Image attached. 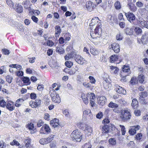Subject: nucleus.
<instances>
[{"instance_id":"obj_41","label":"nucleus","mask_w":148,"mask_h":148,"mask_svg":"<svg viewBox=\"0 0 148 148\" xmlns=\"http://www.w3.org/2000/svg\"><path fill=\"white\" fill-rule=\"evenodd\" d=\"M110 69L112 71H113L114 70V72H113V73L114 74H116L118 73L119 71V68L117 67L111 65L110 66Z\"/></svg>"},{"instance_id":"obj_11","label":"nucleus","mask_w":148,"mask_h":148,"mask_svg":"<svg viewBox=\"0 0 148 148\" xmlns=\"http://www.w3.org/2000/svg\"><path fill=\"white\" fill-rule=\"evenodd\" d=\"M125 15L129 21L134 25L135 24L134 21L136 19V17L134 14L132 13L128 12L125 13Z\"/></svg>"},{"instance_id":"obj_23","label":"nucleus","mask_w":148,"mask_h":148,"mask_svg":"<svg viewBox=\"0 0 148 148\" xmlns=\"http://www.w3.org/2000/svg\"><path fill=\"white\" fill-rule=\"evenodd\" d=\"M119 57L118 56L115 54L112 55L110 58V62L113 63L118 60Z\"/></svg>"},{"instance_id":"obj_9","label":"nucleus","mask_w":148,"mask_h":148,"mask_svg":"<svg viewBox=\"0 0 148 148\" xmlns=\"http://www.w3.org/2000/svg\"><path fill=\"white\" fill-rule=\"evenodd\" d=\"M109 50H113L116 53H119L120 51V46L118 43L114 42L112 43L109 45Z\"/></svg>"},{"instance_id":"obj_20","label":"nucleus","mask_w":148,"mask_h":148,"mask_svg":"<svg viewBox=\"0 0 148 148\" xmlns=\"http://www.w3.org/2000/svg\"><path fill=\"white\" fill-rule=\"evenodd\" d=\"M50 124L54 127H57L59 125V120L56 118H55L50 121Z\"/></svg>"},{"instance_id":"obj_29","label":"nucleus","mask_w":148,"mask_h":148,"mask_svg":"<svg viewBox=\"0 0 148 148\" xmlns=\"http://www.w3.org/2000/svg\"><path fill=\"white\" fill-rule=\"evenodd\" d=\"M145 76L142 74L139 75L137 77L138 81L140 84L143 83L145 80Z\"/></svg>"},{"instance_id":"obj_22","label":"nucleus","mask_w":148,"mask_h":148,"mask_svg":"<svg viewBox=\"0 0 148 148\" xmlns=\"http://www.w3.org/2000/svg\"><path fill=\"white\" fill-rule=\"evenodd\" d=\"M84 131L85 132L87 136L90 135L91 133L92 132V128L90 126H89L88 125L84 130Z\"/></svg>"},{"instance_id":"obj_46","label":"nucleus","mask_w":148,"mask_h":148,"mask_svg":"<svg viewBox=\"0 0 148 148\" xmlns=\"http://www.w3.org/2000/svg\"><path fill=\"white\" fill-rule=\"evenodd\" d=\"M73 62L70 61H67L65 63V65L68 68H71L73 65Z\"/></svg>"},{"instance_id":"obj_15","label":"nucleus","mask_w":148,"mask_h":148,"mask_svg":"<svg viewBox=\"0 0 148 148\" xmlns=\"http://www.w3.org/2000/svg\"><path fill=\"white\" fill-rule=\"evenodd\" d=\"M99 18L98 17H95L92 19L91 23L90 24V28H92V27L97 25H101L99 22Z\"/></svg>"},{"instance_id":"obj_63","label":"nucleus","mask_w":148,"mask_h":148,"mask_svg":"<svg viewBox=\"0 0 148 148\" xmlns=\"http://www.w3.org/2000/svg\"><path fill=\"white\" fill-rule=\"evenodd\" d=\"M47 45L50 47H52L54 45L53 42L51 40H48L47 42Z\"/></svg>"},{"instance_id":"obj_57","label":"nucleus","mask_w":148,"mask_h":148,"mask_svg":"<svg viewBox=\"0 0 148 148\" xmlns=\"http://www.w3.org/2000/svg\"><path fill=\"white\" fill-rule=\"evenodd\" d=\"M123 36L120 33L116 35V39L118 40H121L123 39Z\"/></svg>"},{"instance_id":"obj_12","label":"nucleus","mask_w":148,"mask_h":148,"mask_svg":"<svg viewBox=\"0 0 148 148\" xmlns=\"http://www.w3.org/2000/svg\"><path fill=\"white\" fill-rule=\"evenodd\" d=\"M15 105L14 102L11 100L6 101V108L9 111L14 110L15 108Z\"/></svg>"},{"instance_id":"obj_14","label":"nucleus","mask_w":148,"mask_h":148,"mask_svg":"<svg viewBox=\"0 0 148 148\" xmlns=\"http://www.w3.org/2000/svg\"><path fill=\"white\" fill-rule=\"evenodd\" d=\"M26 127L30 131V133L32 134L36 133L37 132L36 129L34 128V124L32 123H29L26 125Z\"/></svg>"},{"instance_id":"obj_47","label":"nucleus","mask_w":148,"mask_h":148,"mask_svg":"<svg viewBox=\"0 0 148 148\" xmlns=\"http://www.w3.org/2000/svg\"><path fill=\"white\" fill-rule=\"evenodd\" d=\"M108 106L111 108H117L119 106L117 104L111 101L109 104Z\"/></svg>"},{"instance_id":"obj_48","label":"nucleus","mask_w":148,"mask_h":148,"mask_svg":"<svg viewBox=\"0 0 148 148\" xmlns=\"http://www.w3.org/2000/svg\"><path fill=\"white\" fill-rule=\"evenodd\" d=\"M135 31L136 34L137 35L140 34L142 33V29L138 27H135Z\"/></svg>"},{"instance_id":"obj_62","label":"nucleus","mask_w":148,"mask_h":148,"mask_svg":"<svg viewBox=\"0 0 148 148\" xmlns=\"http://www.w3.org/2000/svg\"><path fill=\"white\" fill-rule=\"evenodd\" d=\"M16 75L17 76L21 77L23 75V72L22 71H19L16 72Z\"/></svg>"},{"instance_id":"obj_60","label":"nucleus","mask_w":148,"mask_h":148,"mask_svg":"<svg viewBox=\"0 0 148 148\" xmlns=\"http://www.w3.org/2000/svg\"><path fill=\"white\" fill-rule=\"evenodd\" d=\"M119 19L121 21H124V19L123 18V16L122 13H120L119 14L118 16Z\"/></svg>"},{"instance_id":"obj_33","label":"nucleus","mask_w":148,"mask_h":148,"mask_svg":"<svg viewBox=\"0 0 148 148\" xmlns=\"http://www.w3.org/2000/svg\"><path fill=\"white\" fill-rule=\"evenodd\" d=\"M114 6L116 10H120L122 8L121 4L120 2L118 1H116L115 2L114 4Z\"/></svg>"},{"instance_id":"obj_35","label":"nucleus","mask_w":148,"mask_h":148,"mask_svg":"<svg viewBox=\"0 0 148 148\" xmlns=\"http://www.w3.org/2000/svg\"><path fill=\"white\" fill-rule=\"evenodd\" d=\"M23 101L24 100L23 99L20 98L18 99L16 101L14 104L15 106L18 107L20 106Z\"/></svg>"},{"instance_id":"obj_2","label":"nucleus","mask_w":148,"mask_h":148,"mask_svg":"<svg viewBox=\"0 0 148 148\" xmlns=\"http://www.w3.org/2000/svg\"><path fill=\"white\" fill-rule=\"evenodd\" d=\"M60 86H58V87L55 89L50 90L49 94L51 97L52 101L55 103H59L61 101L60 98L58 93L57 91L60 89Z\"/></svg>"},{"instance_id":"obj_59","label":"nucleus","mask_w":148,"mask_h":148,"mask_svg":"<svg viewBox=\"0 0 148 148\" xmlns=\"http://www.w3.org/2000/svg\"><path fill=\"white\" fill-rule=\"evenodd\" d=\"M31 19L35 23H37L38 21V18L34 15H32L31 16Z\"/></svg>"},{"instance_id":"obj_5","label":"nucleus","mask_w":148,"mask_h":148,"mask_svg":"<svg viewBox=\"0 0 148 148\" xmlns=\"http://www.w3.org/2000/svg\"><path fill=\"white\" fill-rule=\"evenodd\" d=\"M41 100L38 98L34 101L32 100L29 102V106L32 108H36L40 106Z\"/></svg>"},{"instance_id":"obj_18","label":"nucleus","mask_w":148,"mask_h":148,"mask_svg":"<svg viewBox=\"0 0 148 148\" xmlns=\"http://www.w3.org/2000/svg\"><path fill=\"white\" fill-rule=\"evenodd\" d=\"M31 139L29 137H27L24 140V142L25 143V146L27 148H31L32 147L31 145Z\"/></svg>"},{"instance_id":"obj_37","label":"nucleus","mask_w":148,"mask_h":148,"mask_svg":"<svg viewBox=\"0 0 148 148\" xmlns=\"http://www.w3.org/2000/svg\"><path fill=\"white\" fill-rule=\"evenodd\" d=\"M143 137V134L141 133H138L136 135L135 139L140 141L141 140Z\"/></svg>"},{"instance_id":"obj_58","label":"nucleus","mask_w":148,"mask_h":148,"mask_svg":"<svg viewBox=\"0 0 148 148\" xmlns=\"http://www.w3.org/2000/svg\"><path fill=\"white\" fill-rule=\"evenodd\" d=\"M7 4L10 6L13 7L14 5L11 0H6Z\"/></svg>"},{"instance_id":"obj_34","label":"nucleus","mask_w":148,"mask_h":148,"mask_svg":"<svg viewBox=\"0 0 148 148\" xmlns=\"http://www.w3.org/2000/svg\"><path fill=\"white\" fill-rule=\"evenodd\" d=\"M116 92L119 94H124V93L125 91L123 88L119 86H117L116 87Z\"/></svg>"},{"instance_id":"obj_38","label":"nucleus","mask_w":148,"mask_h":148,"mask_svg":"<svg viewBox=\"0 0 148 148\" xmlns=\"http://www.w3.org/2000/svg\"><path fill=\"white\" fill-rule=\"evenodd\" d=\"M65 42H67L71 39V36L69 33H66L64 35Z\"/></svg>"},{"instance_id":"obj_40","label":"nucleus","mask_w":148,"mask_h":148,"mask_svg":"<svg viewBox=\"0 0 148 148\" xmlns=\"http://www.w3.org/2000/svg\"><path fill=\"white\" fill-rule=\"evenodd\" d=\"M83 85L86 88L90 89L92 90L94 86H92L90 83H87L86 82H84L83 83Z\"/></svg>"},{"instance_id":"obj_43","label":"nucleus","mask_w":148,"mask_h":148,"mask_svg":"<svg viewBox=\"0 0 148 148\" xmlns=\"http://www.w3.org/2000/svg\"><path fill=\"white\" fill-rule=\"evenodd\" d=\"M29 3V1H25L24 3L25 8L26 9H27L29 10H31L30 5Z\"/></svg>"},{"instance_id":"obj_54","label":"nucleus","mask_w":148,"mask_h":148,"mask_svg":"<svg viewBox=\"0 0 148 148\" xmlns=\"http://www.w3.org/2000/svg\"><path fill=\"white\" fill-rule=\"evenodd\" d=\"M6 101L5 102L4 100L3 99L0 101V106L2 108H5L6 107Z\"/></svg>"},{"instance_id":"obj_64","label":"nucleus","mask_w":148,"mask_h":148,"mask_svg":"<svg viewBox=\"0 0 148 148\" xmlns=\"http://www.w3.org/2000/svg\"><path fill=\"white\" fill-rule=\"evenodd\" d=\"M103 116V114L102 112H99L98 114L96 115V117L97 118L99 119H101Z\"/></svg>"},{"instance_id":"obj_42","label":"nucleus","mask_w":148,"mask_h":148,"mask_svg":"<svg viewBox=\"0 0 148 148\" xmlns=\"http://www.w3.org/2000/svg\"><path fill=\"white\" fill-rule=\"evenodd\" d=\"M138 80L136 77H132L130 81V83L132 85H135L137 84Z\"/></svg>"},{"instance_id":"obj_13","label":"nucleus","mask_w":148,"mask_h":148,"mask_svg":"<svg viewBox=\"0 0 148 148\" xmlns=\"http://www.w3.org/2000/svg\"><path fill=\"white\" fill-rule=\"evenodd\" d=\"M140 125H137L132 126L129 131V133L131 135H134L136 133V131L140 129Z\"/></svg>"},{"instance_id":"obj_44","label":"nucleus","mask_w":148,"mask_h":148,"mask_svg":"<svg viewBox=\"0 0 148 148\" xmlns=\"http://www.w3.org/2000/svg\"><path fill=\"white\" fill-rule=\"evenodd\" d=\"M87 97L90 100L94 99L95 98V94L92 92H88L87 94Z\"/></svg>"},{"instance_id":"obj_8","label":"nucleus","mask_w":148,"mask_h":148,"mask_svg":"<svg viewBox=\"0 0 148 148\" xmlns=\"http://www.w3.org/2000/svg\"><path fill=\"white\" fill-rule=\"evenodd\" d=\"M54 136L51 135L47 138H42L40 140L39 143L43 145L49 143L53 140Z\"/></svg>"},{"instance_id":"obj_25","label":"nucleus","mask_w":148,"mask_h":148,"mask_svg":"<svg viewBox=\"0 0 148 148\" xmlns=\"http://www.w3.org/2000/svg\"><path fill=\"white\" fill-rule=\"evenodd\" d=\"M15 10L18 13H22L23 11V7L19 4H16L15 5Z\"/></svg>"},{"instance_id":"obj_36","label":"nucleus","mask_w":148,"mask_h":148,"mask_svg":"<svg viewBox=\"0 0 148 148\" xmlns=\"http://www.w3.org/2000/svg\"><path fill=\"white\" fill-rule=\"evenodd\" d=\"M138 105V102L136 99H133L132 100V106L134 109L136 108Z\"/></svg>"},{"instance_id":"obj_45","label":"nucleus","mask_w":148,"mask_h":148,"mask_svg":"<svg viewBox=\"0 0 148 148\" xmlns=\"http://www.w3.org/2000/svg\"><path fill=\"white\" fill-rule=\"evenodd\" d=\"M5 78L6 81L9 83H11L13 79L12 77L10 75H7L5 76Z\"/></svg>"},{"instance_id":"obj_19","label":"nucleus","mask_w":148,"mask_h":148,"mask_svg":"<svg viewBox=\"0 0 148 148\" xmlns=\"http://www.w3.org/2000/svg\"><path fill=\"white\" fill-rule=\"evenodd\" d=\"M127 5L130 10L132 12H135L137 10V8L135 5L132 2L128 3Z\"/></svg>"},{"instance_id":"obj_16","label":"nucleus","mask_w":148,"mask_h":148,"mask_svg":"<svg viewBox=\"0 0 148 148\" xmlns=\"http://www.w3.org/2000/svg\"><path fill=\"white\" fill-rule=\"evenodd\" d=\"M96 6L92 2L90 1L87 2L86 3V7L89 11H91L93 10Z\"/></svg>"},{"instance_id":"obj_27","label":"nucleus","mask_w":148,"mask_h":148,"mask_svg":"<svg viewBox=\"0 0 148 148\" xmlns=\"http://www.w3.org/2000/svg\"><path fill=\"white\" fill-rule=\"evenodd\" d=\"M75 52L73 51L69 53H68L64 56V58L66 60H68L69 59L74 57L75 55L74 54Z\"/></svg>"},{"instance_id":"obj_51","label":"nucleus","mask_w":148,"mask_h":148,"mask_svg":"<svg viewBox=\"0 0 148 148\" xmlns=\"http://www.w3.org/2000/svg\"><path fill=\"white\" fill-rule=\"evenodd\" d=\"M109 144L112 145H115L116 143V140L114 138H111L109 140Z\"/></svg>"},{"instance_id":"obj_31","label":"nucleus","mask_w":148,"mask_h":148,"mask_svg":"<svg viewBox=\"0 0 148 148\" xmlns=\"http://www.w3.org/2000/svg\"><path fill=\"white\" fill-rule=\"evenodd\" d=\"M90 51L91 54L94 56H97L99 53V51L95 48L92 47L90 49Z\"/></svg>"},{"instance_id":"obj_49","label":"nucleus","mask_w":148,"mask_h":148,"mask_svg":"<svg viewBox=\"0 0 148 148\" xmlns=\"http://www.w3.org/2000/svg\"><path fill=\"white\" fill-rule=\"evenodd\" d=\"M140 23L141 26L147 28L148 24L146 21L143 19H142L140 21Z\"/></svg>"},{"instance_id":"obj_30","label":"nucleus","mask_w":148,"mask_h":148,"mask_svg":"<svg viewBox=\"0 0 148 148\" xmlns=\"http://www.w3.org/2000/svg\"><path fill=\"white\" fill-rule=\"evenodd\" d=\"M130 68L129 65L126 64L123 66L122 71L125 73H128L130 71Z\"/></svg>"},{"instance_id":"obj_28","label":"nucleus","mask_w":148,"mask_h":148,"mask_svg":"<svg viewBox=\"0 0 148 148\" xmlns=\"http://www.w3.org/2000/svg\"><path fill=\"white\" fill-rule=\"evenodd\" d=\"M55 36L57 37L58 36L61 32L60 27L59 25H56L55 27Z\"/></svg>"},{"instance_id":"obj_26","label":"nucleus","mask_w":148,"mask_h":148,"mask_svg":"<svg viewBox=\"0 0 148 148\" xmlns=\"http://www.w3.org/2000/svg\"><path fill=\"white\" fill-rule=\"evenodd\" d=\"M62 47L63 46L61 45H58L56 48V51L60 54H63L64 52V50Z\"/></svg>"},{"instance_id":"obj_3","label":"nucleus","mask_w":148,"mask_h":148,"mask_svg":"<svg viewBox=\"0 0 148 148\" xmlns=\"http://www.w3.org/2000/svg\"><path fill=\"white\" fill-rule=\"evenodd\" d=\"M132 117V115L128 109L126 108L121 110L120 118L122 121L127 122L129 121Z\"/></svg>"},{"instance_id":"obj_39","label":"nucleus","mask_w":148,"mask_h":148,"mask_svg":"<svg viewBox=\"0 0 148 148\" xmlns=\"http://www.w3.org/2000/svg\"><path fill=\"white\" fill-rule=\"evenodd\" d=\"M109 126L107 125H104L102 127V133L107 134L109 132Z\"/></svg>"},{"instance_id":"obj_24","label":"nucleus","mask_w":148,"mask_h":148,"mask_svg":"<svg viewBox=\"0 0 148 148\" xmlns=\"http://www.w3.org/2000/svg\"><path fill=\"white\" fill-rule=\"evenodd\" d=\"M87 125L84 123L81 122L78 123L76 124V125L79 129L83 130H84Z\"/></svg>"},{"instance_id":"obj_50","label":"nucleus","mask_w":148,"mask_h":148,"mask_svg":"<svg viewBox=\"0 0 148 148\" xmlns=\"http://www.w3.org/2000/svg\"><path fill=\"white\" fill-rule=\"evenodd\" d=\"M10 144L12 146L14 145L18 146L20 145V143H19L15 139L12 142H11Z\"/></svg>"},{"instance_id":"obj_55","label":"nucleus","mask_w":148,"mask_h":148,"mask_svg":"<svg viewBox=\"0 0 148 148\" xmlns=\"http://www.w3.org/2000/svg\"><path fill=\"white\" fill-rule=\"evenodd\" d=\"M120 127L121 128V131L122 132V134L123 135H125L126 131L125 130V126L124 125H120Z\"/></svg>"},{"instance_id":"obj_1","label":"nucleus","mask_w":148,"mask_h":148,"mask_svg":"<svg viewBox=\"0 0 148 148\" xmlns=\"http://www.w3.org/2000/svg\"><path fill=\"white\" fill-rule=\"evenodd\" d=\"M82 137V133L78 129H76L73 131L70 135L71 140L74 142H80Z\"/></svg>"},{"instance_id":"obj_10","label":"nucleus","mask_w":148,"mask_h":148,"mask_svg":"<svg viewBox=\"0 0 148 148\" xmlns=\"http://www.w3.org/2000/svg\"><path fill=\"white\" fill-rule=\"evenodd\" d=\"M51 132V130L49 126L45 124L40 128V134H48Z\"/></svg>"},{"instance_id":"obj_53","label":"nucleus","mask_w":148,"mask_h":148,"mask_svg":"<svg viewBox=\"0 0 148 148\" xmlns=\"http://www.w3.org/2000/svg\"><path fill=\"white\" fill-rule=\"evenodd\" d=\"M125 31L127 34L130 35L132 34L131 29L129 28H126L125 29Z\"/></svg>"},{"instance_id":"obj_6","label":"nucleus","mask_w":148,"mask_h":148,"mask_svg":"<svg viewBox=\"0 0 148 148\" xmlns=\"http://www.w3.org/2000/svg\"><path fill=\"white\" fill-rule=\"evenodd\" d=\"M74 60L79 64L84 65L87 63V61L79 54H75Z\"/></svg>"},{"instance_id":"obj_32","label":"nucleus","mask_w":148,"mask_h":148,"mask_svg":"<svg viewBox=\"0 0 148 148\" xmlns=\"http://www.w3.org/2000/svg\"><path fill=\"white\" fill-rule=\"evenodd\" d=\"M110 127L113 133L115 135H116V134L118 135L119 134V131L118 130L114 125H111Z\"/></svg>"},{"instance_id":"obj_52","label":"nucleus","mask_w":148,"mask_h":148,"mask_svg":"<svg viewBox=\"0 0 148 148\" xmlns=\"http://www.w3.org/2000/svg\"><path fill=\"white\" fill-rule=\"evenodd\" d=\"M90 80V83L92 84H95L96 81L94 77L91 76H90L88 77Z\"/></svg>"},{"instance_id":"obj_21","label":"nucleus","mask_w":148,"mask_h":148,"mask_svg":"<svg viewBox=\"0 0 148 148\" xmlns=\"http://www.w3.org/2000/svg\"><path fill=\"white\" fill-rule=\"evenodd\" d=\"M21 80L25 85L27 86L31 84L30 79L28 77L24 76L22 77L21 78Z\"/></svg>"},{"instance_id":"obj_56","label":"nucleus","mask_w":148,"mask_h":148,"mask_svg":"<svg viewBox=\"0 0 148 148\" xmlns=\"http://www.w3.org/2000/svg\"><path fill=\"white\" fill-rule=\"evenodd\" d=\"M30 98L33 100L36 99L37 96L36 93L34 92L31 93L30 95Z\"/></svg>"},{"instance_id":"obj_61","label":"nucleus","mask_w":148,"mask_h":148,"mask_svg":"<svg viewBox=\"0 0 148 148\" xmlns=\"http://www.w3.org/2000/svg\"><path fill=\"white\" fill-rule=\"evenodd\" d=\"M84 148L87 147V148H91L92 145L89 143H85L84 145L83 146Z\"/></svg>"},{"instance_id":"obj_4","label":"nucleus","mask_w":148,"mask_h":148,"mask_svg":"<svg viewBox=\"0 0 148 148\" xmlns=\"http://www.w3.org/2000/svg\"><path fill=\"white\" fill-rule=\"evenodd\" d=\"M100 25H97L94 32H91L90 35L92 38L93 39H97L99 38L101 36V28Z\"/></svg>"},{"instance_id":"obj_17","label":"nucleus","mask_w":148,"mask_h":148,"mask_svg":"<svg viewBox=\"0 0 148 148\" xmlns=\"http://www.w3.org/2000/svg\"><path fill=\"white\" fill-rule=\"evenodd\" d=\"M98 103L100 106H103L105 104L107 99L105 97L101 96L97 98Z\"/></svg>"},{"instance_id":"obj_7","label":"nucleus","mask_w":148,"mask_h":148,"mask_svg":"<svg viewBox=\"0 0 148 148\" xmlns=\"http://www.w3.org/2000/svg\"><path fill=\"white\" fill-rule=\"evenodd\" d=\"M139 100L140 102L143 104L147 103L145 98L148 95V93L146 91L141 92L139 94Z\"/></svg>"}]
</instances>
